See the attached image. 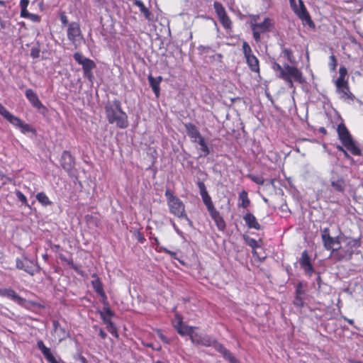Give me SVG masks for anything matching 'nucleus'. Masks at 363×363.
<instances>
[{
    "label": "nucleus",
    "instance_id": "nucleus-31",
    "mask_svg": "<svg viewBox=\"0 0 363 363\" xmlns=\"http://www.w3.org/2000/svg\"><path fill=\"white\" fill-rule=\"evenodd\" d=\"M245 59L250 70L253 72L259 73V65L258 59L253 54L245 57Z\"/></svg>",
    "mask_w": 363,
    "mask_h": 363
},
{
    "label": "nucleus",
    "instance_id": "nucleus-61",
    "mask_svg": "<svg viewBox=\"0 0 363 363\" xmlns=\"http://www.w3.org/2000/svg\"><path fill=\"white\" fill-rule=\"evenodd\" d=\"M99 335L102 339H105L107 336L106 333L101 329L99 330Z\"/></svg>",
    "mask_w": 363,
    "mask_h": 363
},
{
    "label": "nucleus",
    "instance_id": "nucleus-64",
    "mask_svg": "<svg viewBox=\"0 0 363 363\" xmlns=\"http://www.w3.org/2000/svg\"><path fill=\"white\" fill-rule=\"evenodd\" d=\"M316 281H317V284L318 285V287L320 288V285H321V282H322V280H321V277L320 275H318L316 278Z\"/></svg>",
    "mask_w": 363,
    "mask_h": 363
},
{
    "label": "nucleus",
    "instance_id": "nucleus-58",
    "mask_svg": "<svg viewBox=\"0 0 363 363\" xmlns=\"http://www.w3.org/2000/svg\"><path fill=\"white\" fill-rule=\"evenodd\" d=\"M60 17V21L63 25H66L68 23V19L65 14L61 13Z\"/></svg>",
    "mask_w": 363,
    "mask_h": 363
},
{
    "label": "nucleus",
    "instance_id": "nucleus-21",
    "mask_svg": "<svg viewBox=\"0 0 363 363\" xmlns=\"http://www.w3.org/2000/svg\"><path fill=\"white\" fill-rule=\"evenodd\" d=\"M187 135L191 138V141L194 143L202 137L197 127L191 123H184Z\"/></svg>",
    "mask_w": 363,
    "mask_h": 363
},
{
    "label": "nucleus",
    "instance_id": "nucleus-33",
    "mask_svg": "<svg viewBox=\"0 0 363 363\" xmlns=\"http://www.w3.org/2000/svg\"><path fill=\"white\" fill-rule=\"evenodd\" d=\"M199 146H200V148H199V150H200V153H199V157H206L207 155H209L210 153V150L205 141V139L203 138V137L202 136L201 138H200L198 140H197V143Z\"/></svg>",
    "mask_w": 363,
    "mask_h": 363
},
{
    "label": "nucleus",
    "instance_id": "nucleus-20",
    "mask_svg": "<svg viewBox=\"0 0 363 363\" xmlns=\"http://www.w3.org/2000/svg\"><path fill=\"white\" fill-rule=\"evenodd\" d=\"M52 326L55 336L58 340L59 342H62L69 336V332L65 328L62 327L57 320L52 321Z\"/></svg>",
    "mask_w": 363,
    "mask_h": 363
},
{
    "label": "nucleus",
    "instance_id": "nucleus-38",
    "mask_svg": "<svg viewBox=\"0 0 363 363\" xmlns=\"http://www.w3.org/2000/svg\"><path fill=\"white\" fill-rule=\"evenodd\" d=\"M219 18L220 23L223 25V26L225 29H228V30L231 29V23H232L227 14H225L223 16H220V18Z\"/></svg>",
    "mask_w": 363,
    "mask_h": 363
},
{
    "label": "nucleus",
    "instance_id": "nucleus-47",
    "mask_svg": "<svg viewBox=\"0 0 363 363\" xmlns=\"http://www.w3.org/2000/svg\"><path fill=\"white\" fill-rule=\"evenodd\" d=\"M296 294L297 295H306L305 290L303 288V285L299 282L296 286Z\"/></svg>",
    "mask_w": 363,
    "mask_h": 363
},
{
    "label": "nucleus",
    "instance_id": "nucleus-13",
    "mask_svg": "<svg viewBox=\"0 0 363 363\" xmlns=\"http://www.w3.org/2000/svg\"><path fill=\"white\" fill-rule=\"evenodd\" d=\"M37 347L41 351L44 357L49 363H63L60 357L57 358L52 354L50 349L45 346L42 340L37 341Z\"/></svg>",
    "mask_w": 363,
    "mask_h": 363
},
{
    "label": "nucleus",
    "instance_id": "nucleus-36",
    "mask_svg": "<svg viewBox=\"0 0 363 363\" xmlns=\"http://www.w3.org/2000/svg\"><path fill=\"white\" fill-rule=\"evenodd\" d=\"M281 55L287 59L289 62L291 64L295 63V58L293 55V52L289 48H283L281 51Z\"/></svg>",
    "mask_w": 363,
    "mask_h": 363
},
{
    "label": "nucleus",
    "instance_id": "nucleus-35",
    "mask_svg": "<svg viewBox=\"0 0 363 363\" xmlns=\"http://www.w3.org/2000/svg\"><path fill=\"white\" fill-rule=\"evenodd\" d=\"M36 199L44 206H50L52 204V202L44 192H40L37 194Z\"/></svg>",
    "mask_w": 363,
    "mask_h": 363
},
{
    "label": "nucleus",
    "instance_id": "nucleus-44",
    "mask_svg": "<svg viewBox=\"0 0 363 363\" xmlns=\"http://www.w3.org/2000/svg\"><path fill=\"white\" fill-rule=\"evenodd\" d=\"M335 85H336L337 90L342 89V88H345V89H347V86L348 85V82L343 79H337L335 82Z\"/></svg>",
    "mask_w": 363,
    "mask_h": 363
},
{
    "label": "nucleus",
    "instance_id": "nucleus-45",
    "mask_svg": "<svg viewBox=\"0 0 363 363\" xmlns=\"http://www.w3.org/2000/svg\"><path fill=\"white\" fill-rule=\"evenodd\" d=\"M242 47L245 57L252 54V49L247 42H243Z\"/></svg>",
    "mask_w": 363,
    "mask_h": 363
},
{
    "label": "nucleus",
    "instance_id": "nucleus-55",
    "mask_svg": "<svg viewBox=\"0 0 363 363\" xmlns=\"http://www.w3.org/2000/svg\"><path fill=\"white\" fill-rule=\"evenodd\" d=\"M29 4L28 0H21L20 6L21 9H27L28 5Z\"/></svg>",
    "mask_w": 363,
    "mask_h": 363
},
{
    "label": "nucleus",
    "instance_id": "nucleus-54",
    "mask_svg": "<svg viewBox=\"0 0 363 363\" xmlns=\"http://www.w3.org/2000/svg\"><path fill=\"white\" fill-rule=\"evenodd\" d=\"M9 112V111L4 106L0 104V115H1L5 118Z\"/></svg>",
    "mask_w": 363,
    "mask_h": 363
},
{
    "label": "nucleus",
    "instance_id": "nucleus-10",
    "mask_svg": "<svg viewBox=\"0 0 363 363\" xmlns=\"http://www.w3.org/2000/svg\"><path fill=\"white\" fill-rule=\"evenodd\" d=\"M16 267L18 269L23 270L30 275L33 276L40 272V267L38 262L34 259H30L27 257L16 259Z\"/></svg>",
    "mask_w": 363,
    "mask_h": 363
},
{
    "label": "nucleus",
    "instance_id": "nucleus-32",
    "mask_svg": "<svg viewBox=\"0 0 363 363\" xmlns=\"http://www.w3.org/2000/svg\"><path fill=\"white\" fill-rule=\"evenodd\" d=\"M332 187L338 192H343L345 189V182L342 177L331 179Z\"/></svg>",
    "mask_w": 363,
    "mask_h": 363
},
{
    "label": "nucleus",
    "instance_id": "nucleus-4",
    "mask_svg": "<svg viewBox=\"0 0 363 363\" xmlns=\"http://www.w3.org/2000/svg\"><path fill=\"white\" fill-rule=\"evenodd\" d=\"M338 138L346 147L354 155H361L362 151L359 147L356 145L355 142L352 138L349 130L343 123L337 125V128Z\"/></svg>",
    "mask_w": 363,
    "mask_h": 363
},
{
    "label": "nucleus",
    "instance_id": "nucleus-34",
    "mask_svg": "<svg viewBox=\"0 0 363 363\" xmlns=\"http://www.w3.org/2000/svg\"><path fill=\"white\" fill-rule=\"evenodd\" d=\"M238 198H239V201H240L238 203V206L239 207H242L243 208H246L248 206H250L251 202H250V199L248 198L247 192L245 190H242L239 194Z\"/></svg>",
    "mask_w": 363,
    "mask_h": 363
},
{
    "label": "nucleus",
    "instance_id": "nucleus-14",
    "mask_svg": "<svg viewBox=\"0 0 363 363\" xmlns=\"http://www.w3.org/2000/svg\"><path fill=\"white\" fill-rule=\"evenodd\" d=\"M37 347L41 351L44 357L49 363H63L60 357L57 358L52 354L50 349L45 346L42 340L37 341Z\"/></svg>",
    "mask_w": 363,
    "mask_h": 363
},
{
    "label": "nucleus",
    "instance_id": "nucleus-1",
    "mask_svg": "<svg viewBox=\"0 0 363 363\" xmlns=\"http://www.w3.org/2000/svg\"><path fill=\"white\" fill-rule=\"evenodd\" d=\"M105 112L109 123L116 124L120 128H125L128 126V116L122 110L119 100L115 99L113 101H108L105 106Z\"/></svg>",
    "mask_w": 363,
    "mask_h": 363
},
{
    "label": "nucleus",
    "instance_id": "nucleus-15",
    "mask_svg": "<svg viewBox=\"0 0 363 363\" xmlns=\"http://www.w3.org/2000/svg\"><path fill=\"white\" fill-rule=\"evenodd\" d=\"M37 347L41 351L44 357L49 363H63L60 357L57 358L52 354L50 349L45 346L42 340L37 341Z\"/></svg>",
    "mask_w": 363,
    "mask_h": 363
},
{
    "label": "nucleus",
    "instance_id": "nucleus-52",
    "mask_svg": "<svg viewBox=\"0 0 363 363\" xmlns=\"http://www.w3.org/2000/svg\"><path fill=\"white\" fill-rule=\"evenodd\" d=\"M157 335L158 337H160V339L164 343H167V344H169V339L165 337L162 333L160 330H157Z\"/></svg>",
    "mask_w": 363,
    "mask_h": 363
},
{
    "label": "nucleus",
    "instance_id": "nucleus-26",
    "mask_svg": "<svg viewBox=\"0 0 363 363\" xmlns=\"http://www.w3.org/2000/svg\"><path fill=\"white\" fill-rule=\"evenodd\" d=\"M0 296H6L11 300L14 301L18 303H22L24 302V299L18 296L14 290L11 289H4L0 290Z\"/></svg>",
    "mask_w": 363,
    "mask_h": 363
},
{
    "label": "nucleus",
    "instance_id": "nucleus-22",
    "mask_svg": "<svg viewBox=\"0 0 363 363\" xmlns=\"http://www.w3.org/2000/svg\"><path fill=\"white\" fill-rule=\"evenodd\" d=\"M300 8L293 7L294 12L303 21H306L309 25L313 23L310 15L302 0H298Z\"/></svg>",
    "mask_w": 363,
    "mask_h": 363
},
{
    "label": "nucleus",
    "instance_id": "nucleus-37",
    "mask_svg": "<svg viewBox=\"0 0 363 363\" xmlns=\"http://www.w3.org/2000/svg\"><path fill=\"white\" fill-rule=\"evenodd\" d=\"M213 6L218 18H220V16H223L227 14L225 8L220 3L215 1L213 4Z\"/></svg>",
    "mask_w": 363,
    "mask_h": 363
},
{
    "label": "nucleus",
    "instance_id": "nucleus-43",
    "mask_svg": "<svg viewBox=\"0 0 363 363\" xmlns=\"http://www.w3.org/2000/svg\"><path fill=\"white\" fill-rule=\"evenodd\" d=\"M198 50L200 51L201 54H203V55L215 52V50H213L210 46L200 45L198 47Z\"/></svg>",
    "mask_w": 363,
    "mask_h": 363
},
{
    "label": "nucleus",
    "instance_id": "nucleus-48",
    "mask_svg": "<svg viewBox=\"0 0 363 363\" xmlns=\"http://www.w3.org/2000/svg\"><path fill=\"white\" fill-rule=\"evenodd\" d=\"M251 179L257 184H264V179L262 177L259 176H251Z\"/></svg>",
    "mask_w": 363,
    "mask_h": 363
},
{
    "label": "nucleus",
    "instance_id": "nucleus-42",
    "mask_svg": "<svg viewBox=\"0 0 363 363\" xmlns=\"http://www.w3.org/2000/svg\"><path fill=\"white\" fill-rule=\"evenodd\" d=\"M16 195L18 201H20L22 204L25 205L26 206H29L26 196L21 191H16Z\"/></svg>",
    "mask_w": 363,
    "mask_h": 363
},
{
    "label": "nucleus",
    "instance_id": "nucleus-40",
    "mask_svg": "<svg viewBox=\"0 0 363 363\" xmlns=\"http://www.w3.org/2000/svg\"><path fill=\"white\" fill-rule=\"evenodd\" d=\"M337 91L339 92V94H341L340 97L342 99H352V94L350 91L348 85L347 86V89H345V88H342V89L337 90Z\"/></svg>",
    "mask_w": 363,
    "mask_h": 363
},
{
    "label": "nucleus",
    "instance_id": "nucleus-41",
    "mask_svg": "<svg viewBox=\"0 0 363 363\" xmlns=\"http://www.w3.org/2000/svg\"><path fill=\"white\" fill-rule=\"evenodd\" d=\"M140 12L143 14L145 19H147L149 21H153L154 15L147 8H143Z\"/></svg>",
    "mask_w": 363,
    "mask_h": 363
},
{
    "label": "nucleus",
    "instance_id": "nucleus-3",
    "mask_svg": "<svg viewBox=\"0 0 363 363\" xmlns=\"http://www.w3.org/2000/svg\"><path fill=\"white\" fill-rule=\"evenodd\" d=\"M164 196L167 199V203L170 213L179 218H184L190 222L186 213L185 206L183 201L176 196L169 189H166Z\"/></svg>",
    "mask_w": 363,
    "mask_h": 363
},
{
    "label": "nucleus",
    "instance_id": "nucleus-57",
    "mask_svg": "<svg viewBox=\"0 0 363 363\" xmlns=\"http://www.w3.org/2000/svg\"><path fill=\"white\" fill-rule=\"evenodd\" d=\"M30 13L28 11L27 9H21V16L23 18H28Z\"/></svg>",
    "mask_w": 363,
    "mask_h": 363
},
{
    "label": "nucleus",
    "instance_id": "nucleus-27",
    "mask_svg": "<svg viewBox=\"0 0 363 363\" xmlns=\"http://www.w3.org/2000/svg\"><path fill=\"white\" fill-rule=\"evenodd\" d=\"M243 219L245 222L246 225L249 228H253L255 230H260L261 226L259 223L257 222V218L255 216L251 213H247L244 217Z\"/></svg>",
    "mask_w": 363,
    "mask_h": 363
},
{
    "label": "nucleus",
    "instance_id": "nucleus-8",
    "mask_svg": "<svg viewBox=\"0 0 363 363\" xmlns=\"http://www.w3.org/2000/svg\"><path fill=\"white\" fill-rule=\"evenodd\" d=\"M273 28L272 19L265 18L261 23H252L251 29L252 35L256 42H259L261 40V34L269 32Z\"/></svg>",
    "mask_w": 363,
    "mask_h": 363
},
{
    "label": "nucleus",
    "instance_id": "nucleus-23",
    "mask_svg": "<svg viewBox=\"0 0 363 363\" xmlns=\"http://www.w3.org/2000/svg\"><path fill=\"white\" fill-rule=\"evenodd\" d=\"M216 350L218 351L223 358L228 361L229 363H241L228 349L223 345H216Z\"/></svg>",
    "mask_w": 363,
    "mask_h": 363
},
{
    "label": "nucleus",
    "instance_id": "nucleus-53",
    "mask_svg": "<svg viewBox=\"0 0 363 363\" xmlns=\"http://www.w3.org/2000/svg\"><path fill=\"white\" fill-rule=\"evenodd\" d=\"M28 19H30L33 22H40V16L38 14L30 13Z\"/></svg>",
    "mask_w": 363,
    "mask_h": 363
},
{
    "label": "nucleus",
    "instance_id": "nucleus-24",
    "mask_svg": "<svg viewBox=\"0 0 363 363\" xmlns=\"http://www.w3.org/2000/svg\"><path fill=\"white\" fill-rule=\"evenodd\" d=\"M25 95L29 102L32 104L34 108L38 109L44 108V106L40 101L38 95L31 89H28L26 91Z\"/></svg>",
    "mask_w": 363,
    "mask_h": 363
},
{
    "label": "nucleus",
    "instance_id": "nucleus-11",
    "mask_svg": "<svg viewBox=\"0 0 363 363\" xmlns=\"http://www.w3.org/2000/svg\"><path fill=\"white\" fill-rule=\"evenodd\" d=\"M191 340L193 343L201 345L205 347H213L216 349V345H221L211 336L205 334H200L196 331L191 335Z\"/></svg>",
    "mask_w": 363,
    "mask_h": 363
},
{
    "label": "nucleus",
    "instance_id": "nucleus-29",
    "mask_svg": "<svg viewBox=\"0 0 363 363\" xmlns=\"http://www.w3.org/2000/svg\"><path fill=\"white\" fill-rule=\"evenodd\" d=\"M147 79L153 92L155 93V96L158 97L160 92V84L162 80V77L161 76L158 77H154L152 75H149Z\"/></svg>",
    "mask_w": 363,
    "mask_h": 363
},
{
    "label": "nucleus",
    "instance_id": "nucleus-30",
    "mask_svg": "<svg viewBox=\"0 0 363 363\" xmlns=\"http://www.w3.org/2000/svg\"><path fill=\"white\" fill-rule=\"evenodd\" d=\"M100 315L104 323L106 324L107 326L113 327V322L111 319L114 313L108 306L104 307L103 310L100 311Z\"/></svg>",
    "mask_w": 363,
    "mask_h": 363
},
{
    "label": "nucleus",
    "instance_id": "nucleus-56",
    "mask_svg": "<svg viewBox=\"0 0 363 363\" xmlns=\"http://www.w3.org/2000/svg\"><path fill=\"white\" fill-rule=\"evenodd\" d=\"M134 4L135 6H137L138 7H139L140 11H141L143 9V8L145 7V4L140 0H135Z\"/></svg>",
    "mask_w": 363,
    "mask_h": 363
},
{
    "label": "nucleus",
    "instance_id": "nucleus-59",
    "mask_svg": "<svg viewBox=\"0 0 363 363\" xmlns=\"http://www.w3.org/2000/svg\"><path fill=\"white\" fill-rule=\"evenodd\" d=\"M170 222L174 229V230L177 232V234L180 235L182 233L181 230L178 228L177 225L175 224L174 221L173 220H170Z\"/></svg>",
    "mask_w": 363,
    "mask_h": 363
},
{
    "label": "nucleus",
    "instance_id": "nucleus-6",
    "mask_svg": "<svg viewBox=\"0 0 363 363\" xmlns=\"http://www.w3.org/2000/svg\"><path fill=\"white\" fill-rule=\"evenodd\" d=\"M73 57L79 65L82 66L84 77L91 82L94 79L92 70L96 67L95 62L84 56L81 52H75Z\"/></svg>",
    "mask_w": 363,
    "mask_h": 363
},
{
    "label": "nucleus",
    "instance_id": "nucleus-17",
    "mask_svg": "<svg viewBox=\"0 0 363 363\" xmlns=\"http://www.w3.org/2000/svg\"><path fill=\"white\" fill-rule=\"evenodd\" d=\"M176 318L178 321L177 323L174 325V328L177 333L181 335H187L191 338V333H194L196 328L184 325L182 322V318L180 315H176Z\"/></svg>",
    "mask_w": 363,
    "mask_h": 363
},
{
    "label": "nucleus",
    "instance_id": "nucleus-51",
    "mask_svg": "<svg viewBox=\"0 0 363 363\" xmlns=\"http://www.w3.org/2000/svg\"><path fill=\"white\" fill-rule=\"evenodd\" d=\"M40 55V50L38 48H33L30 50V56L33 58H38Z\"/></svg>",
    "mask_w": 363,
    "mask_h": 363
},
{
    "label": "nucleus",
    "instance_id": "nucleus-39",
    "mask_svg": "<svg viewBox=\"0 0 363 363\" xmlns=\"http://www.w3.org/2000/svg\"><path fill=\"white\" fill-rule=\"evenodd\" d=\"M305 296L304 295H297L296 294V297L294 300V304L296 307L302 308L303 307L305 302Z\"/></svg>",
    "mask_w": 363,
    "mask_h": 363
},
{
    "label": "nucleus",
    "instance_id": "nucleus-12",
    "mask_svg": "<svg viewBox=\"0 0 363 363\" xmlns=\"http://www.w3.org/2000/svg\"><path fill=\"white\" fill-rule=\"evenodd\" d=\"M5 118L13 125L19 128L22 133L26 134L27 133H34V129L27 123H25L21 119L17 116H15L10 112L6 115Z\"/></svg>",
    "mask_w": 363,
    "mask_h": 363
},
{
    "label": "nucleus",
    "instance_id": "nucleus-62",
    "mask_svg": "<svg viewBox=\"0 0 363 363\" xmlns=\"http://www.w3.org/2000/svg\"><path fill=\"white\" fill-rule=\"evenodd\" d=\"M249 245L252 247H255L257 246V241L254 239H252L249 243Z\"/></svg>",
    "mask_w": 363,
    "mask_h": 363
},
{
    "label": "nucleus",
    "instance_id": "nucleus-19",
    "mask_svg": "<svg viewBox=\"0 0 363 363\" xmlns=\"http://www.w3.org/2000/svg\"><path fill=\"white\" fill-rule=\"evenodd\" d=\"M60 164L62 167L68 173H70L72 171L74 167V162L69 152L64 151L62 152L60 159Z\"/></svg>",
    "mask_w": 363,
    "mask_h": 363
},
{
    "label": "nucleus",
    "instance_id": "nucleus-7",
    "mask_svg": "<svg viewBox=\"0 0 363 363\" xmlns=\"http://www.w3.org/2000/svg\"><path fill=\"white\" fill-rule=\"evenodd\" d=\"M321 238L325 248L328 250H332L331 256L333 257L334 252H340V250L341 249V241L340 240V238L338 236H330V230L328 228H324L321 231Z\"/></svg>",
    "mask_w": 363,
    "mask_h": 363
},
{
    "label": "nucleus",
    "instance_id": "nucleus-9",
    "mask_svg": "<svg viewBox=\"0 0 363 363\" xmlns=\"http://www.w3.org/2000/svg\"><path fill=\"white\" fill-rule=\"evenodd\" d=\"M67 38L72 42L75 48L80 46L82 42L84 41L79 23L76 22L69 23Z\"/></svg>",
    "mask_w": 363,
    "mask_h": 363
},
{
    "label": "nucleus",
    "instance_id": "nucleus-46",
    "mask_svg": "<svg viewBox=\"0 0 363 363\" xmlns=\"http://www.w3.org/2000/svg\"><path fill=\"white\" fill-rule=\"evenodd\" d=\"M337 60H336L335 55H331L330 57V63H329V66H330V69L332 70H335L337 67Z\"/></svg>",
    "mask_w": 363,
    "mask_h": 363
},
{
    "label": "nucleus",
    "instance_id": "nucleus-50",
    "mask_svg": "<svg viewBox=\"0 0 363 363\" xmlns=\"http://www.w3.org/2000/svg\"><path fill=\"white\" fill-rule=\"evenodd\" d=\"M339 74H340V76H339L338 79H345V77L347 74V69L345 67H340L339 69Z\"/></svg>",
    "mask_w": 363,
    "mask_h": 363
},
{
    "label": "nucleus",
    "instance_id": "nucleus-2",
    "mask_svg": "<svg viewBox=\"0 0 363 363\" xmlns=\"http://www.w3.org/2000/svg\"><path fill=\"white\" fill-rule=\"evenodd\" d=\"M272 68L277 72V76L284 80L288 86L291 89L294 88V81L299 84L305 82L301 71L296 67L291 66L288 64L281 66L279 63L274 62Z\"/></svg>",
    "mask_w": 363,
    "mask_h": 363
},
{
    "label": "nucleus",
    "instance_id": "nucleus-63",
    "mask_svg": "<svg viewBox=\"0 0 363 363\" xmlns=\"http://www.w3.org/2000/svg\"><path fill=\"white\" fill-rule=\"evenodd\" d=\"M138 240L140 242H141V243H143V242H144V240H145L144 237H143L140 233H138Z\"/></svg>",
    "mask_w": 363,
    "mask_h": 363
},
{
    "label": "nucleus",
    "instance_id": "nucleus-28",
    "mask_svg": "<svg viewBox=\"0 0 363 363\" xmlns=\"http://www.w3.org/2000/svg\"><path fill=\"white\" fill-rule=\"evenodd\" d=\"M94 279L91 281V286L94 288V291L99 294L101 298H103L104 300H106V296L104 291L103 284L99 277L94 274L93 276Z\"/></svg>",
    "mask_w": 363,
    "mask_h": 363
},
{
    "label": "nucleus",
    "instance_id": "nucleus-25",
    "mask_svg": "<svg viewBox=\"0 0 363 363\" xmlns=\"http://www.w3.org/2000/svg\"><path fill=\"white\" fill-rule=\"evenodd\" d=\"M211 218L215 222L218 229L219 230H223L225 227V222L223 220V217L220 216L219 211L216 210V208L213 209L212 211L208 212Z\"/></svg>",
    "mask_w": 363,
    "mask_h": 363
},
{
    "label": "nucleus",
    "instance_id": "nucleus-5",
    "mask_svg": "<svg viewBox=\"0 0 363 363\" xmlns=\"http://www.w3.org/2000/svg\"><path fill=\"white\" fill-rule=\"evenodd\" d=\"M346 242L344 248H341L340 252L333 253V258L336 261L350 260L352 259L354 250L360 246V242L357 239L345 238Z\"/></svg>",
    "mask_w": 363,
    "mask_h": 363
},
{
    "label": "nucleus",
    "instance_id": "nucleus-18",
    "mask_svg": "<svg viewBox=\"0 0 363 363\" xmlns=\"http://www.w3.org/2000/svg\"><path fill=\"white\" fill-rule=\"evenodd\" d=\"M299 263L306 274L311 276L314 272V269L311 263V259L306 250L302 252Z\"/></svg>",
    "mask_w": 363,
    "mask_h": 363
},
{
    "label": "nucleus",
    "instance_id": "nucleus-60",
    "mask_svg": "<svg viewBox=\"0 0 363 363\" xmlns=\"http://www.w3.org/2000/svg\"><path fill=\"white\" fill-rule=\"evenodd\" d=\"M107 327H108V328L109 332H110L111 334L114 335H115V336H116V337L118 336V335H117V332H116V328L114 327V325H113V327H111V326H107Z\"/></svg>",
    "mask_w": 363,
    "mask_h": 363
},
{
    "label": "nucleus",
    "instance_id": "nucleus-16",
    "mask_svg": "<svg viewBox=\"0 0 363 363\" xmlns=\"http://www.w3.org/2000/svg\"><path fill=\"white\" fill-rule=\"evenodd\" d=\"M197 186L199 189L200 195L202 198L203 202L206 206L208 211L209 212L216 208L212 201L211 197L206 190L205 184L201 181H198Z\"/></svg>",
    "mask_w": 363,
    "mask_h": 363
},
{
    "label": "nucleus",
    "instance_id": "nucleus-49",
    "mask_svg": "<svg viewBox=\"0 0 363 363\" xmlns=\"http://www.w3.org/2000/svg\"><path fill=\"white\" fill-rule=\"evenodd\" d=\"M159 251L160 252H163L164 253H167V254L169 255L170 256H172L174 258H175V257L177 255L176 252H172V251L168 250L167 248H166L164 247H160Z\"/></svg>",
    "mask_w": 363,
    "mask_h": 363
}]
</instances>
